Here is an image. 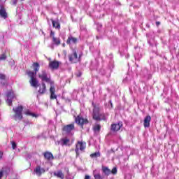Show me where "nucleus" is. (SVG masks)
<instances>
[{"label": "nucleus", "instance_id": "nucleus-1", "mask_svg": "<svg viewBox=\"0 0 179 179\" xmlns=\"http://www.w3.org/2000/svg\"><path fill=\"white\" fill-rule=\"evenodd\" d=\"M32 68L34 71H27V75H28L29 78H30L29 83L32 87H35L37 89L38 87V80L36 78L37 75V72L40 71V64L38 62H34L32 64Z\"/></svg>", "mask_w": 179, "mask_h": 179}, {"label": "nucleus", "instance_id": "nucleus-2", "mask_svg": "<svg viewBox=\"0 0 179 179\" xmlns=\"http://www.w3.org/2000/svg\"><path fill=\"white\" fill-rule=\"evenodd\" d=\"M92 119L94 121H107V117L106 113H100V106L96 105L94 102H92Z\"/></svg>", "mask_w": 179, "mask_h": 179}, {"label": "nucleus", "instance_id": "nucleus-3", "mask_svg": "<svg viewBox=\"0 0 179 179\" xmlns=\"http://www.w3.org/2000/svg\"><path fill=\"white\" fill-rule=\"evenodd\" d=\"M13 111L15 113L14 118L15 121H22L23 120V106L22 105L13 108Z\"/></svg>", "mask_w": 179, "mask_h": 179}, {"label": "nucleus", "instance_id": "nucleus-4", "mask_svg": "<svg viewBox=\"0 0 179 179\" xmlns=\"http://www.w3.org/2000/svg\"><path fill=\"white\" fill-rule=\"evenodd\" d=\"M75 122L77 125H79L83 129L84 125H87L89 124V120L85 118L81 115L74 116Z\"/></svg>", "mask_w": 179, "mask_h": 179}, {"label": "nucleus", "instance_id": "nucleus-5", "mask_svg": "<svg viewBox=\"0 0 179 179\" xmlns=\"http://www.w3.org/2000/svg\"><path fill=\"white\" fill-rule=\"evenodd\" d=\"M38 78L42 80V82H46V83H50V85H54V81L51 80V77H48V74L45 70H42L38 74Z\"/></svg>", "mask_w": 179, "mask_h": 179}, {"label": "nucleus", "instance_id": "nucleus-6", "mask_svg": "<svg viewBox=\"0 0 179 179\" xmlns=\"http://www.w3.org/2000/svg\"><path fill=\"white\" fill-rule=\"evenodd\" d=\"M81 57L82 55H79L78 57V52H76V50H73L72 54L69 55V61L71 64H78V62H80Z\"/></svg>", "mask_w": 179, "mask_h": 179}, {"label": "nucleus", "instance_id": "nucleus-7", "mask_svg": "<svg viewBox=\"0 0 179 179\" xmlns=\"http://www.w3.org/2000/svg\"><path fill=\"white\" fill-rule=\"evenodd\" d=\"M86 149V143L83 141H78L76 144L75 152L76 154V157H79V150L83 152Z\"/></svg>", "mask_w": 179, "mask_h": 179}, {"label": "nucleus", "instance_id": "nucleus-8", "mask_svg": "<svg viewBox=\"0 0 179 179\" xmlns=\"http://www.w3.org/2000/svg\"><path fill=\"white\" fill-rule=\"evenodd\" d=\"M6 103L8 106H12V103L13 101V99H16V96L15 95V92L13 90L8 91L6 94Z\"/></svg>", "mask_w": 179, "mask_h": 179}, {"label": "nucleus", "instance_id": "nucleus-9", "mask_svg": "<svg viewBox=\"0 0 179 179\" xmlns=\"http://www.w3.org/2000/svg\"><path fill=\"white\" fill-rule=\"evenodd\" d=\"M62 131L65 132V134H71L72 131H75V123L63 126Z\"/></svg>", "mask_w": 179, "mask_h": 179}, {"label": "nucleus", "instance_id": "nucleus-10", "mask_svg": "<svg viewBox=\"0 0 179 179\" xmlns=\"http://www.w3.org/2000/svg\"><path fill=\"white\" fill-rule=\"evenodd\" d=\"M49 68L52 69V71H55L59 68V62L57 60L50 61L49 62Z\"/></svg>", "mask_w": 179, "mask_h": 179}, {"label": "nucleus", "instance_id": "nucleus-11", "mask_svg": "<svg viewBox=\"0 0 179 179\" xmlns=\"http://www.w3.org/2000/svg\"><path fill=\"white\" fill-rule=\"evenodd\" d=\"M66 44L71 45V44H78V38L73 37L72 35H69L66 40Z\"/></svg>", "mask_w": 179, "mask_h": 179}, {"label": "nucleus", "instance_id": "nucleus-12", "mask_svg": "<svg viewBox=\"0 0 179 179\" xmlns=\"http://www.w3.org/2000/svg\"><path fill=\"white\" fill-rule=\"evenodd\" d=\"M39 87V90H38V93L39 94H45V93L47 92V87L45 86V83L44 82L41 83V85H38V87Z\"/></svg>", "mask_w": 179, "mask_h": 179}, {"label": "nucleus", "instance_id": "nucleus-13", "mask_svg": "<svg viewBox=\"0 0 179 179\" xmlns=\"http://www.w3.org/2000/svg\"><path fill=\"white\" fill-rule=\"evenodd\" d=\"M34 171L36 173V176L41 177V175L45 173V169L44 168H41L40 165H38Z\"/></svg>", "mask_w": 179, "mask_h": 179}, {"label": "nucleus", "instance_id": "nucleus-14", "mask_svg": "<svg viewBox=\"0 0 179 179\" xmlns=\"http://www.w3.org/2000/svg\"><path fill=\"white\" fill-rule=\"evenodd\" d=\"M121 127H122V123L112 124L110 131H112V132H117V131L121 129Z\"/></svg>", "mask_w": 179, "mask_h": 179}, {"label": "nucleus", "instance_id": "nucleus-15", "mask_svg": "<svg viewBox=\"0 0 179 179\" xmlns=\"http://www.w3.org/2000/svg\"><path fill=\"white\" fill-rule=\"evenodd\" d=\"M43 157L45 160H47L48 162L54 160V155H52L51 152L46 151L43 152Z\"/></svg>", "mask_w": 179, "mask_h": 179}, {"label": "nucleus", "instance_id": "nucleus-16", "mask_svg": "<svg viewBox=\"0 0 179 179\" xmlns=\"http://www.w3.org/2000/svg\"><path fill=\"white\" fill-rule=\"evenodd\" d=\"M0 16L3 17V19H7L8 13L6 12V8L2 5L0 6Z\"/></svg>", "mask_w": 179, "mask_h": 179}, {"label": "nucleus", "instance_id": "nucleus-17", "mask_svg": "<svg viewBox=\"0 0 179 179\" xmlns=\"http://www.w3.org/2000/svg\"><path fill=\"white\" fill-rule=\"evenodd\" d=\"M150 121H152V117L150 115L145 116L143 122L144 128H149L150 127Z\"/></svg>", "mask_w": 179, "mask_h": 179}, {"label": "nucleus", "instance_id": "nucleus-18", "mask_svg": "<svg viewBox=\"0 0 179 179\" xmlns=\"http://www.w3.org/2000/svg\"><path fill=\"white\" fill-rule=\"evenodd\" d=\"M50 100L57 99V95H55V87L51 86L50 88Z\"/></svg>", "mask_w": 179, "mask_h": 179}, {"label": "nucleus", "instance_id": "nucleus-19", "mask_svg": "<svg viewBox=\"0 0 179 179\" xmlns=\"http://www.w3.org/2000/svg\"><path fill=\"white\" fill-rule=\"evenodd\" d=\"M53 174L55 177H57V178H65V174H64V172H62V170L57 171V172H54Z\"/></svg>", "mask_w": 179, "mask_h": 179}, {"label": "nucleus", "instance_id": "nucleus-20", "mask_svg": "<svg viewBox=\"0 0 179 179\" xmlns=\"http://www.w3.org/2000/svg\"><path fill=\"white\" fill-rule=\"evenodd\" d=\"M92 129L95 134H100V131H101V125L99 124H95L93 126Z\"/></svg>", "mask_w": 179, "mask_h": 179}, {"label": "nucleus", "instance_id": "nucleus-21", "mask_svg": "<svg viewBox=\"0 0 179 179\" xmlns=\"http://www.w3.org/2000/svg\"><path fill=\"white\" fill-rule=\"evenodd\" d=\"M50 20H51L52 24L53 27H55V29H61V24H59V22L55 21L52 19H50Z\"/></svg>", "mask_w": 179, "mask_h": 179}, {"label": "nucleus", "instance_id": "nucleus-22", "mask_svg": "<svg viewBox=\"0 0 179 179\" xmlns=\"http://www.w3.org/2000/svg\"><path fill=\"white\" fill-rule=\"evenodd\" d=\"M62 141V146H70L69 142H71V140L68 138H64L61 139Z\"/></svg>", "mask_w": 179, "mask_h": 179}, {"label": "nucleus", "instance_id": "nucleus-23", "mask_svg": "<svg viewBox=\"0 0 179 179\" xmlns=\"http://www.w3.org/2000/svg\"><path fill=\"white\" fill-rule=\"evenodd\" d=\"M94 178L95 179H103V178H101V175H100V173H96H96H94ZM84 179H92V178H91L90 176H89V175H85Z\"/></svg>", "mask_w": 179, "mask_h": 179}, {"label": "nucleus", "instance_id": "nucleus-24", "mask_svg": "<svg viewBox=\"0 0 179 179\" xmlns=\"http://www.w3.org/2000/svg\"><path fill=\"white\" fill-rule=\"evenodd\" d=\"M52 41L55 45H61V39L59 38L53 37V38H52Z\"/></svg>", "mask_w": 179, "mask_h": 179}, {"label": "nucleus", "instance_id": "nucleus-25", "mask_svg": "<svg viewBox=\"0 0 179 179\" xmlns=\"http://www.w3.org/2000/svg\"><path fill=\"white\" fill-rule=\"evenodd\" d=\"M102 171L105 176H110V174H111V170H110L108 167H103Z\"/></svg>", "mask_w": 179, "mask_h": 179}, {"label": "nucleus", "instance_id": "nucleus-26", "mask_svg": "<svg viewBox=\"0 0 179 179\" xmlns=\"http://www.w3.org/2000/svg\"><path fill=\"white\" fill-rule=\"evenodd\" d=\"M101 155L99 152H94L90 155V157L94 158V157H100Z\"/></svg>", "mask_w": 179, "mask_h": 179}, {"label": "nucleus", "instance_id": "nucleus-27", "mask_svg": "<svg viewBox=\"0 0 179 179\" xmlns=\"http://www.w3.org/2000/svg\"><path fill=\"white\" fill-rule=\"evenodd\" d=\"M25 115H31V117H38V115H36V113H33L30 112V110H27L25 112Z\"/></svg>", "mask_w": 179, "mask_h": 179}, {"label": "nucleus", "instance_id": "nucleus-28", "mask_svg": "<svg viewBox=\"0 0 179 179\" xmlns=\"http://www.w3.org/2000/svg\"><path fill=\"white\" fill-rule=\"evenodd\" d=\"M0 79L1 80H5L6 79V76L3 73H0Z\"/></svg>", "mask_w": 179, "mask_h": 179}, {"label": "nucleus", "instance_id": "nucleus-29", "mask_svg": "<svg viewBox=\"0 0 179 179\" xmlns=\"http://www.w3.org/2000/svg\"><path fill=\"white\" fill-rule=\"evenodd\" d=\"M110 174H113V175L117 174V168L114 167V168L110 171Z\"/></svg>", "mask_w": 179, "mask_h": 179}, {"label": "nucleus", "instance_id": "nucleus-30", "mask_svg": "<svg viewBox=\"0 0 179 179\" xmlns=\"http://www.w3.org/2000/svg\"><path fill=\"white\" fill-rule=\"evenodd\" d=\"M5 59H6V55H1V56L0 57V61H5Z\"/></svg>", "mask_w": 179, "mask_h": 179}, {"label": "nucleus", "instance_id": "nucleus-31", "mask_svg": "<svg viewBox=\"0 0 179 179\" xmlns=\"http://www.w3.org/2000/svg\"><path fill=\"white\" fill-rule=\"evenodd\" d=\"M11 145H12V148L13 149V150H15V149H16V142L15 141H11Z\"/></svg>", "mask_w": 179, "mask_h": 179}, {"label": "nucleus", "instance_id": "nucleus-32", "mask_svg": "<svg viewBox=\"0 0 179 179\" xmlns=\"http://www.w3.org/2000/svg\"><path fill=\"white\" fill-rule=\"evenodd\" d=\"M3 173H4L3 169H1L0 170V179H2V178L3 177Z\"/></svg>", "mask_w": 179, "mask_h": 179}, {"label": "nucleus", "instance_id": "nucleus-33", "mask_svg": "<svg viewBox=\"0 0 179 179\" xmlns=\"http://www.w3.org/2000/svg\"><path fill=\"white\" fill-rule=\"evenodd\" d=\"M76 76H77V78H80V76H82V71H79L77 73H76Z\"/></svg>", "mask_w": 179, "mask_h": 179}, {"label": "nucleus", "instance_id": "nucleus-34", "mask_svg": "<svg viewBox=\"0 0 179 179\" xmlns=\"http://www.w3.org/2000/svg\"><path fill=\"white\" fill-rule=\"evenodd\" d=\"M50 37H52V38H54V37H55V34L52 31H51L50 32Z\"/></svg>", "mask_w": 179, "mask_h": 179}, {"label": "nucleus", "instance_id": "nucleus-35", "mask_svg": "<svg viewBox=\"0 0 179 179\" xmlns=\"http://www.w3.org/2000/svg\"><path fill=\"white\" fill-rule=\"evenodd\" d=\"M12 5H17V0H13L12 2Z\"/></svg>", "mask_w": 179, "mask_h": 179}, {"label": "nucleus", "instance_id": "nucleus-36", "mask_svg": "<svg viewBox=\"0 0 179 179\" xmlns=\"http://www.w3.org/2000/svg\"><path fill=\"white\" fill-rule=\"evenodd\" d=\"M3 156V152L0 151V160L2 159Z\"/></svg>", "mask_w": 179, "mask_h": 179}, {"label": "nucleus", "instance_id": "nucleus-37", "mask_svg": "<svg viewBox=\"0 0 179 179\" xmlns=\"http://www.w3.org/2000/svg\"><path fill=\"white\" fill-rule=\"evenodd\" d=\"M155 23H156V26H160V22L157 21Z\"/></svg>", "mask_w": 179, "mask_h": 179}, {"label": "nucleus", "instance_id": "nucleus-38", "mask_svg": "<svg viewBox=\"0 0 179 179\" xmlns=\"http://www.w3.org/2000/svg\"><path fill=\"white\" fill-rule=\"evenodd\" d=\"M62 47H66L65 43H63V44H62Z\"/></svg>", "mask_w": 179, "mask_h": 179}, {"label": "nucleus", "instance_id": "nucleus-39", "mask_svg": "<svg viewBox=\"0 0 179 179\" xmlns=\"http://www.w3.org/2000/svg\"><path fill=\"white\" fill-rule=\"evenodd\" d=\"M21 1H23V0H21Z\"/></svg>", "mask_w": 179, "mask_h": 179}]
</instances>
